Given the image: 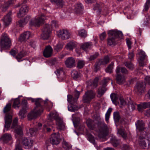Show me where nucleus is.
I'll use <instances>...</instances> for the list:
<instances>
[{
	"instance_id": "obj_1",
	"label": "nucleus",
	"mask_w": 150,
	"mask_h": 150,
	"mask_svg": "<svg viewBox=\"0 0 150 150\" xmlns=\"http://www.w3.org/2000/svg\"><path fill=\"white\" fill-rule=\"evenodd\" d=\"M35 107L33 111L28 115V118L30 120L34 119L37 116L41 114L43 110L42 105L43 103L45 104L47 102L46 101H42L41 99L39 98L35 99Z\"/></svg>"
},
{
	"instance_id": "obj_2",
	"label": "nucleus",
	"mask_w": 150,
	"mask_h": 150,
	"mask_svg": "<svg viewBox=\"0 0 150 150\" xmlns=\"http://www.w3.org/2000/svg\"><path fill=\"white\" fill-rule=\"evenodd\" d=\"M79 95V92L75 90L74 92V98L71 95H68L67 101L70 104L68 106V110L69 111L74 112L79 109V108L76 104L78 100Z\"/></svg>"
},
{
	"instance_id": "obj_3",
	"label": "nucleus",
	"mask_w": 150,
	"mask_h": 150,
	"mask_svg": "<svg viewBox=\"0 0 150 150\" xmlns=\"http://www.w3.org/2000/svg\"><path fill=\"white\" fill-rule=\"evenodd\" d=\"M109 37L108 39V44L109 45H114L117 42V39L122 38L123 34L121 31L117 30H110L108 33Z\"/></svg>"
},
{
	"instance_id": "obj_4",
	"label": "nucleus",
	"mask_w": 150,
	"mask_h": 150,
	"mask_svg": "<svg viewBox=\"0 0 150 150\" xmlns=\"http://www.w3.org/2000/svg\"><path fill=\"white\" fill-rule=\"evenodd\" d=\"M48 119L50 122L47 123V126H50L51 124L50 122H51L54 119H55L58 128L62 130L64 129L65 128V125L62 120L58 116V114L56 112H51L48 115Z\"/></svg>"
},
{
	"instance_id": "obj_5",
	"label": "nucleus",
	"mask_w": 150,
	"mask_h": 150,
	"mask_svg": "<svg viewBox=\"0 0 150 150\" xmlns=\"http://www.w3.org/2000/svg\"><path fill=\"white\" fill-rule=\"evenodd\" d=\"M45 16L43 14L32 18L30 21L29 25L31 26L39 27L46 19Z\"/></svg>"
},
{
	"instance_id": "obj_6",
	"label": "nucleus",
	"mask_w": 150,
	"mask_h": 150,
	"mask_svg": "<svg viewBox=\"0 0 150 150\" xmlns=\"http://www.w3.org/2000/svg\"><path fill=\"white\" fill-rule=\"evenodd\" d=\"M146 140L150 142V134L148 132H144L141 134L139 140V144L143 148L146 146Z\"/></svg>"
},
{
	"instance_id": "obj_7",
	"label": "nucleus",
	"mask_w": 150,
	"mask_h": 150,
	"mask_svg": "<svg viewBox=\"0 0 150 150\" xmlns=\"http://www.w3.org/2000/svg\"><path fill=\"white\" fill-rule=\"evenodd\" d=\"M11 45V42L6 34H3L2 35L0 45L1 48L4 49H7ZM2 49L1 50L2 52Z\"/></svg>"
},
{
	"instance_id": "obj_8",
	"label": "nucleus",
	"mask_w": 150,
	"mask_h": 150,
	"mask_svg": "<svg viewBox=\"0 0 150 150\" xmlns=\"http://www.w3.org/2000/svg\"><path fill=\"white\" fill-rule=\"evenodd\" d=\"M18 118H15L13 120L11 128H15V137L16 138L21 136L23 134L22 127L20 126H18Z\"/></svg>"
},
{
	"instance_id": "obj_9",
	"label": "nucleus",
	"mask_w": 150,
	"mask_h": 150,
	"mask_svg": "<svg viewBox=\"0 0 150 150\" xmlns=\"http://www.w3.org/2000/svg\"><path fill=\"white\" fill-rule=\"evenodd\" d=\"M51 28L48 24L45 25L42 29V33L41 35V38L44 40L48 39L51 33Z\"/></svg>"
},
{
	"instance_id": "obj_10",
	"label": "nucleus",
	"mask_w": 150,
	"mask_h": 150,
	"mask_svg": "<svg viewBox=\"0 0 150 150\" xmlns=\"http://www.w3.org/2000/svg\"><path fill=\"white\" fill-rule=\"evenodd\" d=\"M134 91L137 94L141 95L146 91L145 83L143 82L137 83L135 86Z\"/></svg>"
},
{
	"instance_id": "obj_11",
	"label": "nucleus",
	"mask_w": 150,
	"mask_h": 150,
	"mask_svg": "<svg viewBox=\"0 0 150 150\" xmlns=\"http://www.w3.org/2000/svg\"><path fill=\"white\" fill-rule=\"evenodd\" d=\"M57 35L62 39L65 40L69 39L71 36L69 31L66 29H62L57 32Z\"/></svg>"
},
{
	"instance_id": "obj_12",
	"label": "nucleus",
	"mask_w": 150,
	"mask_h": 150,
	"mask_svg": "<svg viewBox=\"0 0 150 150\" xmlns=\"http://www.w3.org/2000/svg\"><path fill=\"white\" fill-rule=\"evenodd\" d=\"M95 96V93L94 91H89L86 92L83 96V99L84 102L87 103L93 98Z\"/></svg>"
},
{
	"instance_id": "obj_13",
	"label": "nucleus",
	"mask_w": 150,
	"mask_h": 150,
	"mask_svg": "<svg viewBox=\"0 0 150 150\" xmlns=\"http://www.w3.org/2000/svg\"><path fill=\"white\" fill-rule=\"evenodd\" d=\"M109 80H110V79L108 77L105 78L103 80L102 83L103 87L99 88L98 89V97H100L106 91V89L104 86L106 85V84L107 83Z\"/></svg>"
},
{
	"instance_id": "obj_14",
	"label": "nucleus",
	"mask_w": 150,
	"mask_h": 150,
	"mask_svg": "<svg viewBox=\"0 0 150 150\" xmlns=\"http://www.w3.org/2000/svg\"><path fill=\"white\" fill-rule=\"evenodd\" d=\"M22 109L20 110L19 115L22 119L25 116V114L27 112L26 110L28 109L27 105V101L26 100H24L22 101Z\"/></svg>"
},
{
	"instance_id": "obj_15",
	"label": "nucleus",
	"mask_w": 150,
	"mask_h": 150,
	"mask_svg": "<svg viewBox=\"0 0 150 150\" xmlns=\"http://www.w3.org/2000/svg\"><path fill=\"white\" fill-rule=\"evenodd\" d=\"M12 121V116L11 115L6 114L5 117V125L4 128L3 130L4 132H5V130H8L9 129L10 127V125Z\"/></svg>"
},
{
	"instance_id": "obj_16",
	"label": "nucleus",
	"mask_w": 150,
	"mask_h": 150,
	"mask_svg": "<svg viewBox=\"0 0 150 150\" xmlns=\"http://www.w3.org/2000/svg\"><path fill=\"white\" fill-rule=\"evenodd\" d=\"M59 134L58 133H53L52 135L50 142L53 145H57L60 141Z\"/></svg>"
},
{
	"instance_id": "obj_17",
	"label": "nucleus",
	"mask_w": 150,
	"mask_h": 150,
	"mask_svg": "<svg viewBox=\"0 0 150 150\" xmlns=\"http://www.w3.org/2000/svg\"><path fill=\"white\" fill-rule=\"evenodd\" d=\"M65 64L67 67L72 68L75 65V60L72 57L68 58L65 61Z\"/></svg>"
},
{
	"instance_id": "obj_18",
	"label": "nucleus",
	"mask_w": 150,
	"mask_h": 150,
	"mask_svg": "<svg viewBox=\"0 0 150 150\" xmlns=\"http://www.w3.org/2000/svg\"><path fill=\"white\" fill-rule=\"evenodd\" d=\"M53 49L50 45L47 46L43 52L44 56L46 57H50L52 54Z\"/></svg>"
},
{
	"instance_id": "obj_19",
	"label": "nucleus",
	"mask_w": 150,
	"mask_h": 150,
	"mask_svg": "<svg viewBox=\"0 0 150 150\" xmlns=\"http://www.w3.org/2000/svg\"><path fill=\"white\" fill-rule=\"evenodd\" d=\"M73 9L75 13L77 14H80L82 13L83 7L82 4L80 3L76 4Z\"/></svg>"
},
{
	"instance_id": "obj_20",
	"label": "nucleus",
	"mask_w": 150,
	"mask_h": 150,
	"mask_svg": "<svg viewBox=\"0 0 150 150\" xmlns=\"http://www.w3.org/2000/svg\"><path fill=\"white\" fill-rule=\"evenodd\" d=\"M139 58L138 62L140 66H143L144 64L143 62V60L147 59L146 54L144 52L141 51L139 54Z\"/></svg>"
},
{
	"instance_id": "obj_21",
	"label": "nucleus",
	"mask_w": 150,
	"mask_h": 150,
	"mask_svg": "<svg viewBox=\"0 0 150 150\" xmlns=\"http://www.w3.org/2000/svg\"><path fill=\"white\" fill-rule=\"evenodd\" d=\"M1 140L4 143H7L12 139L11 134L6 133L3 135L1 137Z\"/></svg>"
},
{
	"instance_id": "obj_22",
	"label": "nucleus",
	"mask_w": 150,
	"mask_h": 150,
	"mask_svg": "<svg viewBox=\"0 0 150 150\" xmlns=\"http://www.w3.org/2000/svg\"><path fill=\"white\" fill-rule=\"evenodd\" d=\"M28 11V7L25 5H23L18 13V16L20 18L23 17L25 15L26 13Z\"/></svg>"
},
{
	"instance_id": "obj_23",
	"label": "nucleus",
	"mask_w": 150,
	"mask_h": 150,
	"mask_svg": "<svg viewBox=\"0 0 150 150\" xmlns=\"http://www.w3.org/2000/svg\"><path fill=\"white\" fill-rule=\"evenodd\" d=\"M135 125L137 131H142L145 128L144 124L142 120H137L135 123Z\"/></svg>"
},
{
	"instance_id": "obj_24",
	"label": "nucleus",
	"mask_w": 150,
	"mask_h": 150,
	"mask_svg": "<svg viewBox=\"0 0 150 150\" xmlns=\"http://www.w3.org/2000/svg\"><path fill=\"white\" fill-rule=\"evenodd\" d=\"M31 36V33L29 31H26L24 32L20 36L18 40L20 42H22L28 39Z\"/></svg>"
},
{
	"instance_id": "obj_25",
	"label": "nucleus",
	"mask_w": 150,
	"mask_h": 150,
	"mask_svg": "<svg viewBox=\"0 0 150 150\" xmlns=\"http://www.w3.org/2000/svg\"><path fill=\"white\" fill-rule=\"evenodd\" d=\"M33 142V140H30L29 142L27 138H24L23 140L22 143L25 148H29L32 146Z\"/></svg>"
},
{
	"instance_id": "obj_26",
	"label": "nucleus",
	"mask_w": 150,
	"mask_h": 150,
	"mask_svg": "<svg viewBox=\"0 0 150 150\" xmlns=\"http://www.w3.org/2000/svg\"><path fill=\"white\" fill-rule=\"evenodd\" d=\"M116 77V81L118 84H121L125 81V76L123 75H120L119 74H117Z\"/></svg>"
},
{
	"instance_id": "obj_27",
	"label": "nucleus",
	"mask_w": 150,
	"mask_h": 150,
	"mask_svg": "<svg viewBox=\"0 0 150 150\" xmlns=\"http://www.w3.org/2000/svg\"><path fill=\"white\" fill-rule=\"evenodd\" d=\"M10 14L8 13L3 19L4 23L5 26H7L8 25L11 23V18L10 16Z\"/></svg>"
},
{
	"instance_id": "obj_28",
	"label": "nucleus",
	"mask_w": 150,
	"mask_h": 150,
	"mask_svg": "<svg viewBox=\"0 0 150 150\" xmlns=\"http://www.w3.org/2000/svg\"><path fill=\"white\" fill-rule=\"evenodd\" d=\"M108 133V131L106 129L101 132L99 134L98 137L100 139H102V141H105L107 140L106 136Z\"/></svg>"
},
{
	"instance_id": "obj_29",
	"label": "nucleus",
	"mask_w": 150,
	"mask_h": 150,
	"mask_svg": "<svg viewBox=\"0 0 150 150\" xmlns=\"http://www.w3.org/2000/svg\"><path fill=\"white\" fill-rule=\"evenodd\" d=\"M76 43L75 42H71L66 45L65 48L67 50H71L76 47Z\"/></svg>"
},
{
	"instance_id": "obj_30",
	"label": "nucleus",
	"mask_w": 150,
	"mask_h": 150,
	"mask_svg": "<svg viewBox=\"0 0 150 150\" xmlns=\"http://www.w3.org/2000/svg\"><path fill=\"white\" fill-rule=\"evenodd\" d=\"M120 72L124 74L127 73V71L125 68L124 67L120 68L119 67H117L116 69V73L117 74H119Z\"/></svg>"
},
{
	"instance_id": "obj_31",
	"label": "nucleus",
	"mask_w": 150,
	"mask_h": 150,
	"mask_svg": "<svg viewBox=\"0 0 150 150\" xmlns=\"http://www.w3.org/2000/svg\"><path fill=\"white\" fill-rule=\"evenodd\" d=\"M110 96L112 103L115 105H117L118 104L117 102L118 97L117 95L115 94H111Z\"/></svg>"
},
{
	"instance_id": "obj_32",
	"label": "nucleus",
	"mask_w": 150,
	"mask_h": 150,
	"mask_svg": "<svg viewBox=\"0 0 150 150\" xmlns=\"http://www.w3.org/2000/svg\"><path fill=\"white\" fill-rule=\"evenodd\" d=\"M42 125L40 123H38V129H36L34 128H31L30 129V134L32 136H34L36 135V131L38 129H40V127L42 126Z\"/></svg>"
},
{
	"instance_id": "obj_33",
	"label": "nucleus",
	"mask_w": 150,
	"mask_h": 150,
	"mask_svg": "<svg viewBox=\"0 0 150 150\" xmlns=\"http://www.w3.org/2000/svg\"><path fill=\"white\" fill-rule=\"evenodd\" d=\"M19 97H21V96H19L18 98L15 99L14 100L13 106L15 108H18L20 106V100L19 98Z\"/></svg>"
},
{
	"instance_id": "obj_34",
	"label": "nucleus",
	"mask_w": 150,
	"mask_h": 150,
	"mask_svg": "<svg viewBox=\"0 0 150 150\" xmlns=\"http://www.w3.org/2000/svg\"><path fill=\"white\" fill-rule=\"evenodd\" d=\"M92 46V44L90 42H86L83 44L81 46L82 49L84 50L91 48Z\"/></svg>"
},
{
	"instance_id": "obj_35",
	"label": "nucleus",
	"mask_w": 150,
	"mask_h": 150,
	"mask_svg": "<svg viewBox=\"0 0 150 150\" xmlns=\"http://www.w3.org/2000/svg\"><path fill=\"white\" fill-rule=\"evenodd\" d=\"M52 3H55L59 7H62L64 5L63 0H51Z\"/></svg>"
},
{
	"instance_id": "obj_36",
	"label": "nucleus",
	"mask_w": 150,
	"mask_h": 150,
	"mask_svg": "<svg viewBox=\"0 0 150 150\" xmlns=\"http://www.w3.org/2000/svg\"><path fill=\"white\" fill-rule=\"evenodd\" d=\"M101 7L100 5L96 4L94 5L93 9L98 14H100L101 11Z\"/></svg>"
},
{
	"instance_id": "obj_37",
	"label": "nucleus",
	"mask_w": 150,
	"mask_h": 150,
	"mask_svg": "<svg viewBox=\"0 0 150 150\" xmlns=\"http://www.w3.org/2000/svg\"><path fill=\"white\" fill-rule=\"evenodd\" d=\"M137 106L136 103L132 100H130L128 103V106L129 109L134 110L136 108Z\"/></svg>"
},
{
	"instance_id": "obj_38",
	"label": "nucleus",
	"mask_w": 150,
	"mask_h": 150,
	"mask_svg": "<svg viewBox=\"0 0 150 150\" xmlns=\"http://www.w3.org/2000/svg\"><path fill=\"white\" fill-rule=\"evenodd\" d=\"M109 59L108 56L105 57L103 59H101L99 62V64H105L108 63L109 62Z\"/></svg>"
},
{
	"instance_id": "obj_39",
	"label": "nucleus",
	"mask_w": 150,
	"mask_h": 150,
	"mask_svg": "<svg viewBox=\"0 0 150 150\" xmlns=\"http://www.w3.org/2000/svg\"><path fill=\"white\" fill-rule=\"evenodd\" d=\"M26 55L24 51H22L18 53L16 57V58L18 62L20 61V59Z\"/></svg>"
},
{
	"instance_id": "obj_40",
	"label": "nucleus",
	"mask_w": 150,
	"mask_h": 150,
	"mask_svg": "<svg viewBox=\"0 0 150 150\" xmlns=\"http://www.w3.org/2000/svg\"><path fill=\"white\" fill-rule=\"evenodd\" d=\"M71 74L72 77L75 79H77L79 76V74L78 72L75 70H74L72 71Z\"/></svg>"
},
{
	"instance_id": "obj_41",
	"label": "nucleus",
	"mask_w": 150,
	"mask_h": 150,
	"mask_svg": "<svg viewBox=\"0 0 150 150\" xmlns=\"http://www.w3.org/2000/svg\"><path fill=\"white\" fill-rule=\"evenodd\" d=\"M78 33L79 35L81 37H85L87 36L86 32L83 29L79 30Z\"/></svg>"
},
{
	"instance_id": "obj_42",
	"label": "nucleus",
	"mask_w": 150,
	"mask_h": 150,
	"mask_svg": "<svg viewBox=\"0 0 150 150\" xmlns=\"http://www.w3.org/2000/svg\"><path fill=\"white\" fill-rule=\"evenodd\" d=\"M112 108H109L108 110L105 115V119L106 121L108 122L109 118L110 117V114L112 111Z\"/></svg>"
},
{
	"instance_id": "obj_43",
	"label": "nucleus",
	"mask_w": 150,
	"mask_h": 150,
	"mask_svg": "<svg viewBox=\"0 0 150 150\" xmlns=\"http://www.w3.org/2000/svg\"><path fill=\"white\" fill-rule=\"evenodd\" d=\"M86 123L89 128L91 129H93L94 126L92 124V121L91 120L89 119L87 120Z\"/></svg>"
},
{
	"instance_id": "obj_44",
	"label": "nucleus",
	"mask_w": 150,
	"mask_h": 150,
	"mask_svg": "<svg viewBox=\"0 0 150 150\" xmlns=\"http://www.w3.org/2000/svg\"><path fill=\"white\" fill-rule=\"evenodd\" d=\"M62 47V45L59 43L57 44L56 46H54V49L56 51L58 52L61 50Z\"/></svg>"
},
{
	"instance_id": "obj_45",
	"label": "nucleus",
	"mask_w": 150,
	"mask_h": 150,
	"mask_svg": "<svg viewBox=\"0 0 150 150\" xmlns=\"http://www.w3.org/2000/svg\"><path fill=\"white\" fill-rule=\"evenodd\" d=\"M117 133L120 134L124 138H126V134L124 130L123 129H120L117 132Z\"/></svg>"
},
{
	"instance_id": "obj_46",
	"label": "nucleus",
	"mask_w": 150,
	"mask_h": 150,
	"mask_svg": "<svg viewBox=\"0 0 150 150\" xmlns=\"http://www.w3.org/2000/svg\"><path fill=\"white\" fill-rule=\"evenodd\" d=\"M150 6V0H147L144 6L143 11H146Z\"/></svg>"
},
{
	"instance_id": "obj_47",
	"label": "nucleus",
	"mask_w": 150,
	"mask_h": 150,
	"mask_svg": "<svg viewBox=\"0 0 150 150\" xmlns=\"http://www.w3.org/2000/svg\"><path fill=\"white\" fill-rule=\"evenodd\" d=\"M85 64L84 61L83 60H79L77 64V67L79 69H81L83 67Z\"/></svg>"
},
{
	"instance_id": "obj_48",
	"label": "nucleus",
	"mask_w": 150,
	"mask_h": 150,
	"mask_svg": "<svg viewBox=\"0 0 150 150\" xmlns=\"http://www.w3.org/2000/svg\"><path fill=\"white\" fill-rule=\"evenodd\" d=\"M11 107V105L10 103H9L7 104L4 109V113H6L9 112L10 110Z\"/></svg>"
},
{
	"instance_id": "obj_49",
	"label": "nucleus",
	"mask_w": 150,
	"mask_h": 150,
	"mask_svg": "<svg viewBox=\"0 0 150 150\" xmlns=\"http://www.w3.org/2000/svg\"><path fill=\"white\" fill-rule=\"evenodd\" d=\"M113 117L115 121H118L119 120L120 117L118 112H115L113 114Z\"/></svg>"
},
{
	"instance_id": "obj_50",
	"label": "nucleus",
	"mask_w": 150,
	"mask_h": 150,
	"mask_svg": "<svg viewBox=\"0 0 150 150\" xmlns=\"http://www.w3.org/2000/svg\"><path fill=\"white\" fill-rule=\"evenodd\" d=\"M113 68V64H112L109 65L108 67L106 69L105 71L106 72L111 73L112 72Z\"/></svg>"
},
{
	"instance_id": "obj_51",
	"label": "nucleus",
	"mask_w": 150,
	"mask_h": 150,
	"mask_svg": "<svg viewBox=\"0 0 150 150\" xmlns=\"http://www.w3.org/2000/svg\"><path fill=\"white\" fill-rule=\"evenodd\" d=\"M98 77L96 78L91 85L93 88L96 87L98 85Z\"/></svg>"
},
{
	"instance_id": "obj_52",
	"label": "nucleus",
	"mask_w": 150,
	"mask_h": 150,
	"mask_svg": "<svg viewBox=\"0 0 150 150\" xmlns=\"http://www.w3.org/2000/svg\"><path fill=\"white\" fill-rule=\"evenodd\" d=\"M111 142L113 146L115 147L117 146L119 144L118 140H117L115 137L112 139Z\"/></svg>"
},
{
	"instance_id": "obj_53",
	"label": "nucleus",
	"mask_w": 150,
	"mask_h": 150,
	"mask_svg": "<svg viewBox=\"0 0 150 150\" xmlns=\"http://www.w3.org/2000/svg\"><path fill=\"white\" fill-rule=\"evenodd\" d=\"M125 65L130 70H132L133 69V66L130 62H126L125 64Z\"/></svg>"
},
{
	"instance_id": "obj_54",
	"label": "nucleus",
	"mask_w": 150,
	"mask_h": 150,
	"mask_svg": "<svg viewBox=\"0 0 150 150\" xmlns=\"http://www.w3.org/2000/svg\"><path fill=\"white\" fill-rule=\"evenodd\" d=\"M58 26V24L57 22L55 20L52 21L51 23V28L57 27Z\"/></svg>"
},
{
	"instance_id": "obj_55",
	"label": "nucleus",
	"mask_w": 150,
	"mask_h": 150,
	"mask_svg": "<svg viewBox=\"0 0 150 150\" xmlns=\"http://www.w3.org/2000/svg\"><path fill=\"white\" fill-rule=\"evenodd\" d=\"M15 150H23L19 143V140L17 141Z\"/></svg>"
},
{
	"instance_id": "obj_56",
	"label": "nucleus",
	"mask_w": 150,
	"mask_h": 150,
	"mask_svg": "<svg viewBox=\"0 0 150 150\" xmlns=\"http://www.w3.org/2000/svg\"><path fill=\"white\" fill-rule=\"evenodd\" d=\"M55 73H56L57 75L62 74H64L63 69L62 68H60L57 69L56 71H55Z\"/></svg>"
},
{
	"instance_id": "obj_57",
	"label": "nucleus",
	"mask_w": 150,
	"mask_h": 150,
	"mask_svg": "<svg viewBox=\"0 0 150 150\" xmlns=\"http://www.w3.org/2000/svg\"><path fill=\"white\" fill-rule=\"evenodd\" d=\"M120 102L121 107H122L126 105L127 102L122 97H120Z\"/></svg>"
},
{
	"instance_id": "obj_58",
	"label": "nucleus",
	"mask_w": 150,
	"mask_h": 150,
	"mask_svg": "<svg viewBox=\"0 0 150 150\" xmlns=\"http://www.w3.org/2000/svg\"><path fill=\"white\" fill-rule=\"evenodd\" d=\"M98 53H96L95 54L91 56V57H90L88 58V59L89 60L92 61V60L96 58H97V57L98 56Z\"/></svg>"
},
{
	"instance_id": "obj_59",
	"label": "nucleus",
	"mask_w": 150,
	"mask_h": 150,
	"mask_svg": "<svg viewBox=\"0 0 150 150\" xmlns=\"http://www.w3.org/2000/svg\"><path fill=\"white\" fill-rule=\"evenodd\" d=\"M142 104L144 109L150 107V102L147 103H142Z\"/></svg>"
},
{
	"instance_id": "obj_60",
	"label": "nucleus",
	"mask_w": 150,
	"mask_h": 150,
	"mask_svg": "<svg viewBox=\"0 0 150 150\" xmlns=\"http://www.w3.org/2000/svg\"><path fill=\"white\" fill-rule=\"evenodd\" d=\"M63 147L66 149H69L70 148V146L66 142L64 141L62 143Z\"/></svg>"
},
{
	"instance_id": "obj_61",
	"label": "nucleus",
	"mask_w": 150,
	"mask_h": 150,
	"mask_svg": "<svg viewBox=\"0 0 150 150\" xmlns=\"http://www.w3.org/2000/svg\"><path fill=\"white\" fill-rule=\"evenodd\" d=\"M137 106L138 110L139 111H142L144 109L142 103L138 105Z\"/></svg>"
},
{
	"instance_id": "obj_62",
	"label": "nucleus",
	"mask_w": 150,
	"mask_h": 150,
	"mask_svg": "<svg viewBox=\"0 0 150 150\" xmlns=\"http://www.w3.org/2000/svg\"><path fill=\"white\" fill-rule=\"evenodd\" d=\"M150 20V18L149 16L147 15L145 16V18L144 19V24H146Z\"/></svg>"
},
{
	"instance_id": "obj_63",
	"label": "nucleus",
	"mask_w": 150,
	"mask_h": 150,
	"mask_svg": "<svg viewBox=\"0 0 150 150\" xmlns=\"http://www.w3.org/2000/svg\"><path fill=\"white\" fill-rule=\"evenodd\" d=\"M106 36V34L105 32L103 33L100 35V38L101 40H103L105 38Z\"/></svg>"
},
{
	"instance_id": "obj_64",
	"label": "nucleus",
	"mask_w": 150,
	"mask_h": 150,
	"mask_svg": "<svg viewBox=\"0 0 150 150\" xmlns=\"http://www.w3.org/2000/svg\"><path fill=\"white\" fill-rule=\"evenodd\" d=\"M145 82L146 83L150 86V76H147L145 78Z\"/></svg>"
}]
</instances>
